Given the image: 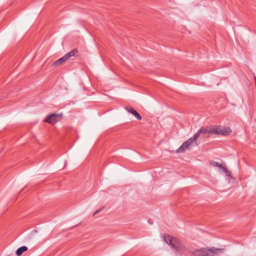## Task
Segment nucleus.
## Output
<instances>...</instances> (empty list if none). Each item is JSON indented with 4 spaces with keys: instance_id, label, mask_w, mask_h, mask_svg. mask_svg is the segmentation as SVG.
Returning a JSON list of instances; mask_svg holds the SVG:
<instances>
[{
    "instance_id": "obj_1",
    "label": "nucleus",
    "mask_w": 256,
    "mask_h": 256,
    "mask_svg": "<svg viewBox=\"0 0 256 256\" xmlns=\"http://www.w3.org/2000/svg\"><path fill=\"white\" fill-rule=\"evenodd\" d=\"M223 248H201L194 252V254L196 256H213L218 254L219 252H222Z\"/></svg>"
},
{
    "instance_id": "obj_2",
    "label": "nucleus",
    "mask_w": 256,
    "mask_h": 256,
    "mask_svg": "<svg viewBox=\"0 0 256 256\" xmlns=\"http://www.w3.org/2000/svg\"><path fill=\"white\" fill-rule=\"evenodd\" d=\"M165 242L171 246V248L175 250L176 252H181L184 248V246L180 243V240L172 236H168L164 237Z\"/></svg>"
},
{
    "instance_id": "obj_3",
    "label": "nucleus",
    "mask_w": 256,
    "mask_h": 256,
    "mask_svg": "<svg viewBox=\"0 0 256 256\" xmlns=\"http://www.w3.org/2000/svg\"><path fill=\"white\" fill-rule=\"evenodd\" d=\"M78 52V50L76 48L72 50H71L69 52L64 54L62 58H60L58 60H56L52 64L53 66H56L62 64L64 62L68 60L70 57L74 56Z\"/></svg>"
},
{
    "instance_id": "obj_4",
    "label": "nucleus",
    "mask_w": 256,
    "mask_h": 256,
    "mask_svg": "<svg viewBox=\"0 0 256 256\" xmlns=\"http://www.w3.org/2000/svg\"><path fill=\"white\" fill-rule=\"evenodd\" d=\"M213 134H220L222 136H226L232 132L230 128H225L218 126V128H214Z\"/></svg>"
},
{
    "instance_id": "obj_5",
    "label": "nucleus",
    "mask_w": 256,
    "mask_h": 256,
    "mask_svg": "<svg viewBox=\"0 0 256 256\" xmlns=\"http://www.w3.org/2000/svg\"><path fill=\"white\" fill-rule=\"evenodd\" d=\"M62 116V114H52L48 116L44 119V122L52 124H54L58 122V119H60Z\"/></svg>"
},
{
    "instance_id": "obj_6",
    "label": "nucleus",
    "mask_w": 256,
    "mask_h": 256,
    "mask_svg": "<svg viewBox=\"0 0 256 256\" xmlns=\"http://www.w3.org/2000/svg\"><path fill=\"white\" fill-rule=\"evenodd\" d=\"M192 143L190 139L189 138L186 141L184 142L182 145L176 150V152L177 153L184 152L188 148L189 146L192 144Z\"/></svg>"
},
{
    "instance_id": "obj_7",
    "label": "nucleus",
    "mask_w": 256,
    "mask_h": 256,
    "mask_svg": "<svg viewBox=\"0 0 256 256\" xmlns=\"http://www.w3.org/2000/svg\"><path fill=\"white\" fill-rule=\"evenodd\" d=\"M126 110L127 112L133 114L138 120H142L141 116L132 108L126 106Z\"/></svg>"
},
{
    "instance_id": "obj_8",
    "label": "nucleus",
    "mask_w": 256,
    "mask_h": 256,
    "mask_svg": "<svg viewBox=\"0 0 256 256\" xmlns=\"http://www.w3.org/2000/svg\"><path fill=\"white\" fill-rule=\"evenodd\" d=\"M201 134H213L214 128H202L199 130Z\"/></svg>"
},
{
    "instance_id": "obj_9",
    "label": "nucleus",
    "mask_w": 256,
    "mask_h": 256,
    "mask_svg": "<svg viewBox=\"0 0 256 256\" xmlns=\"http://www.w3.org/2000/svg\"><path fill=\"white\" fill-rule=\"evenodd\" d=\"M28 250L27 247L26 246H22L19 248L16 251V254L18 256H20L22 254Z\"/></svg>"
},
{
    "instance_id": "obj_10",
    "label": "nucleus",
    "mask_w": 256,
    "mask_h": 256,
    "mask_svg": "<svg viewBox=\"0 0 256 256\" xmlns=\"http://www.w3.org/2000/svg\"><path fill=\"white\" fill-rule=\"evenodd\" d=\"M200 134H201V133H200V130H198V132H197L194 134V135L192 137V138H190V140H192V142H194V141H196V140L198 139V138H199V137H200Z\"/></svg>"
},
{
    "instance_id": "obj_11",
    "label": "nucleus",
    "mask_w": 256,
    "mask_h": 256,
    "mask_svg": "<svg viewBox=\"0 0 256 256\" xmlns=\"http://www.w3.org/2000/svg\"><path fill=\"white\" fill-rule=\"evenodd\" d=\"M220 169H222L224 172L227 175H228V172H230L228 171L226 168V166H223L222 164V166L221 167H219Z\"/></svg>"
},
{
    "instance_id": "obj_12",
    "label": "nucleus",
    "mask_w": 256,
    "mask_h": 256,
    "mask_svg": "<svg viewBox=\"0 0 256 256\" xmlns=\"http://www.w3.org/2000/svg\"><path fill=\"white\" fill-rule=\"evenodd\" d=\"M212 164L214 166H218V167H221L222 166V164H220L218 162H212Z\"/></svg>"
},
{
    "instance_id": "obj_13",
    "label": "nucleus",
    "mask_w": 256,
    "mask_h": 256,
    "mask_svg": "<svg viewBox=\"0 0 256 256\" xmlns=\"http://www.w3.org/2000/svg\"><path fill=\"white\" fill-rule=\"evenodd\" d=\"M100 210H96V211L94 212V215H96V214H98V213L100 212Z\"/></svg>"
}]
</instances>
